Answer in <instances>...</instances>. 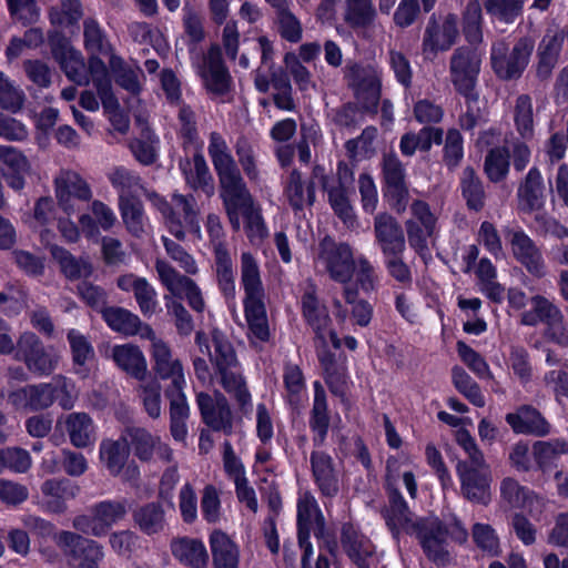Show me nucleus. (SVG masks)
<instances>
[{"instance_id":"60","label":"nucleus","mask_w":568,"mask_h":568,"mask_svg":"<svg viewBox=\"0 0 568 568\" xmlns=\"http://www.w3.org/2000/svg\"><path fill=\"white\" fill-rule=\"evenodd\" d=\"M471 537L475 545L488 556H498L500 554V542L495 529L483 523H477L471 528Z\"/></svg>"},{"instance_id":"43","label":"nucleus","mask_w":568,"mask_h":568,"mask_svg":"<svg viewBox=\"0 0 568 568\" xmlns=\"http://www.w3.org/2000/svg\"><path fill=\"white\" fill-rule=\"evenodd\" d=\"M313 175L315 179L320 180L324 190L327 192L328 200L334 212L344 221V223H352L353 209L348 200V194L352 191V189H344L338 187L335 184H329L328 181L326 180L324 169L321 166H316L314 169Z\"/></svg>"},{"instance_id":"27","label":"nucleus","mask_w":568,"mask_h":568,"mask_svg":"<svg viewBox=\"0 0 568 568\" xmlns=\"http://www.w3.org/2000/svg\"><path fill=\"white\" fill-rule=\"evenodd\" d=\"M196 400L202 418L207 426L215 430H223L226 434L231 433L232 414L226 398L222 394L200 393Z\"/></svg>"},{"instance_id":"48","label":"nucleus","mask_w":568,"mask_h":568,"mask_svg":"<svg viewBox=\"0 0 568 568\" xmlns=\"http://www.w3.org/2000/svg\"><path fill=\"white\" fill-rule=\"evenodd\" d=\"M215 270L220 288L226 296L235 292L233 262L223 242L215 244Z\"/></svg>"},{"instance_id":"36","label":"nucleus","mask_w":568,"mask_h":568,"mask_svg":"<svg viewBox=\"0 0 568 568\" xmlns=\"http://www.w3.org/2000/svg\"><path fill=\"white\" fill-rule=\"evenodd\" d=\"M129 437L136 457L143 462L150 460L156 452L159 457L170 460L172 456L171 448L162 443L159 437L153 436L143 428H134L129 432Z\"/></svg>"},{"instance_id":"17","label":"nucleus","mask_w":568,"mask_h":568,"mask_svg":"<svg viewBox=\"0 0 568 568\" xmlns=\"http://www.w3.org/2000/svg\"><path fill=\"white\" fill-rule=\"evenodd\" d=\"M221 197L230 223L235 231L241 229L240 212L254 204L239 169L219 175Z\"/></svg>"},{"instance_id":"7","label":"nucleus","mask_w":568,"mask_h":568,"mask_svg":"<svg viewBox=\"0 0 568 568\" xmlns=\"http://www.w3.org/2000/svg\"><path fill=\"white\" fill-rule=\"evenodd\" d=\"M354 257L352 247L346 243H336L331 237H324L314 253L315 267L325 271L328 276L341 284L352 285L354 273Z\"/></svg>"},{"instance_id":"51","label":"nucleus","mask_w":568,"mask_h":568,"mask_svg":"<svg viewBox=\"0 0 568 568\" xmlns=\"http://www.w3.org/2000/svg\"><path fill=\"white\" fill-rule=\"evenodd\" d=\"M102 316L108 326L118 333L133 336L139 324V316L122 307H105Z\"/></svg>"},{"instance_id":"13","label":"nucleus","mask_w":568,"mask_h":568,"mask_svg":"<svg viewBox=\"0 0 568 568\" xmlns=\"http://www.w3.org/2000/svg\"><path fill=\"white\" fill-rule=\"evenodd\" d=\"M130 447L125 436L118 439L103 438L99 445V460L103 468L123 481L136 483L140 476L139 467L129 463Z\"/></svg>"},{"instance_id":"12","label":"nucleus","mask_w":568,"mask_h":568,"mask_svg":"<svg viewBox=\"0 0 568 568\" xmlns=\"http://www.w3.org/2000/svg\"><path fill=\"white\" fill-rule=\"evenodd\" d=\"M16 358L23 362L30 373L36 376H49L59 364L60 356L52 348H45L39 337L24 332L17 342Z\"/></svg>"},{"instance_id":"42","label":"nucleus","mask_w":568,"mask_h":568,"mask_svg":"<svg viewBox=\"0 0 568 568\" xmlns=\"http://www.w3.org/2000/svg\"><path fill=\"white\" fill-rule=\"evenodd\" d=\"M173 556L183 565L203 568L209 561V554L203 541L191 538L174 540L171 545Z\"/></svg>"},{"instance_id":"2","label":"nucleus","mask_w":568,"mask_h":568,"mask_svg":"<svg viewBox=\"0 0 568 568\" xmlns=\"http://www.w3.org/2000/svg\"><path fill=\"white\" fill-rule=\"evenodd\" d=\"M108 179L119 194V203L139 200V196L144 193L160 212L165 227L173 236L184 240L189 232L196 239H201V226L193 196L174 193L171 202H168L156 193L146 192L139 175L123 166L113 169L108 174Z\"/></svg>"},{"instance_id":"64","label":"nucleus","mask_w":568,"mask_h":568,"mask_svg":"<svg viewBox=\"0 0 568 568\" xmlns=\"http://www.w3.org/2000/svg\"><path fill=\"white\" fill-rule=\"evenodd\" d=\"M355 284H352L354 288H359L364 293H371L375 290L378 282L374 266L363 255L357 256L354 263Z\"/></svg>"},{"instance_id":"24","label":"nucleus","mask_w":568,"mask_h":568,"mask_svg":"<svg viewBox=\"0 0 568 568\" xmlns=\"http://www.w3.org/2000/svg\"><path fill=\"white\" fill-rule=\"evenodd\" d=\"M507 240L514 256L527 268L529 273L538 277L545 275V262L542 255L532 240L524 231H507Z\"/></svg>"},{"instance_id":"55","label":"nucleus","mask_w":568,"mask_h":568,"mask_svg":"<svg viewBox=\"0 0 568 568\" xmlns=\"http://www.w3.org/2000/svg\"><path fill=\"white\" fill-rule=\"evenodd\" d=\"M285 194L290 204L296 210L302 209L306 204H312L315 199L313 184H308L305 187L301 174L295 170L290 174Z\"/></svg>"},{"instance_id":"35","label":"nucleus","mask_w":568,"mask_h":568,"mask_svg":"<svg viewBox=\"0 0 568 568\" xmlns=\"http://www.w3.org/2000/svg\"><path fill=\"white\" fill-rule=\"evenodd\" d=\"M106 68L111 81L114 80L120 88L133 95L140 93L143 73L138 65L125 62L120 55H112L111 60L106 62Z\"/></svg>"},{"instance_id":"28","label":"nucleus","mask_w":568,"mask_h":568,"mask_svg":"<svg viewBox=\"0 0 568 568\" xmlns=\"http://www.w3.org/2000/svg\"><path fill=\"white\" fill-rule=\"evenodd\" d=\"M374 231L384 255L404 253L405 236L400 225L393 216L385 213L376 215Z\"/></svg>"},{"instance_id":"56","label":"nucleus","mask_w":568,"mask_h":568,"mask_svg":"<svg viewBox=\"0 0 568 568\" xmlns=\"http://www.w3.org/2000/svg\"><path fill=\"white\" fill-rule=\"evenodd\" d=\"M68 341L73 354V361L78 366L75 373L84 378L89 374L85 364L93 358V348L88 339L75 329L69 331Z\"/></svg>"},{"instance_id":"57","label":"nucleus","mask_w":568,"mask_h":568,"mask_svg":"<svg viewBox=\"0 0 568 568\" xmlns=\"http://www.w3.org/2000/svg\"><path fill=\"white\" fill-rule=\"evenodd\" d=\"M481 22V6L478 0H470L463 16L464 36L470 44H477L483 41Z\"/></svg>"},{"instance_id":"38","label":"nucleus","mask_w":568,"mask_h":568,"mask_svg":"<svg viewBox=\"0 0 568 568\" xmlns=\"http://www.w3.org/2000/svg\"><path fill=\"white\" fill-rule=\"evenodd\" d=\"M0 161L6 165L4 178L10 187L21 190L30 165L27 158L17 149L0 146Z\"/></svg>"},{"instance_id":"62","label":"nucleus","mask_w":568,"mask_h":568,"mask_svg":"<svg viewBox=\"0 0 568 568\" xmlns=\"http://www.w3.org/2000/svg\"><path fill=\"white\" fill-rule=\"evenodd\" d=\"M245 221V233L253 244H258L267 235V229L262 217L260 207L255 204L240 212V217Z\"/></svg>"},{"instance_id":"29","label":"nucleus","mask_w":568,"mask_h":568,"mask_svg":"<svg viewBox=\"0 0 568 568\" xmlns=\"http://www.w3.org/2000/svg\"><path fill=\"white\" fill-rule=\"evenodd\" d=\"M154 371L162 379L170 381L168 388H185L186 379L183 366L178 358L172 356L171 349L165 342H156L152 352Z\"/></svg>"},{"instance_id":"58","label":"nucleus","mask_w":568,"mask_h":568,"mask_svg":"<svg viewBox=\"0 0 568 568\" xmlns=\"http://www.w3.org/2000/svg\"><path fill=\"white\" fill-rule=\"evenodd\" d=\"M375 17L373 0H346L345 21L352 27H366Z\"/></svg>"},{"instance_id":"61","label":"nucleus","mask_w":568,"mask_h":568,"mask_svg":"<svg viewBox=\"0 0 568 568\" xmlns=\"http://www.w3.org/2000/svg\"><path fill=\"white\" fill-rule=\"evenodd\" d=\"M516 129L523 139H531L534 134L532 103L528 95L518 97L514 115Z\"/></svg>"},{"instance_id":"37","label":"nucleus","mask_w":568,"mask_h":568,"mask_svg":"<svg viewBox=\"0 0 568 568\" xmlns=\"http://www.w3.org/2000/svg\"><path fill=\"white\" fill-rule=\"evenodd\" d=\"M210 547L214 568H237L240 550L229 535L219 529L212 531Z\"/></svg>"},{"instance_id":"23","label":"nucleus","mask_w":568,"mask_h":568,"mask_svg":"<svg viewBox=\"0 0 568 568\" xmlns=\"http://www.w3.org/2000/svg\"><path fill=\"white\" fill-rule=\"evenodd\" d=\"M385 181L384 196L398 212L405 210L408 190L405 184L404 168L395 155H386L383 162Z\"/></svg>"},{"instance_id":"39","label":"nucleus","mask_w":568,"mask_h":568,"mask_svg":"<svg viewBox=\"0 0 568 568\" xmlns=\"http://www.w3.org/2000/svg\"><path fill=\"white\" fill-rule=\"evenodd\" d=\"M314 399L310 417V427L314 434L313 440L316 445L324 443L329 425L326 394L323 385L316 381L313 384Z\"/></svg>"},{"instance_id":"9","label":"nucleus","mask_w":568,"mask_h":568,"mask_svg":"<svg viewBox=\"0 0 568 568\" xmlns=\"http://www.w3.org/2000/svg\"><path fill=\"white\" fill-rule=\"evenodd\" d=\"M484 51L477 48L459 47L450 57V80L458 93L467 100H475V87L480 72Z\"/></svg>"},{"instance_id":"34","label":"nucleus","mask_w":568,"mask_h":568,"mask_svg":"<svg viewBox=\"0 0 568 568\" xmlns=\"http://www.w3.org/2000/svg\"><path fill=\"white\" fill-rule=\"evenodd\" d=\"M45 507L52 513H62L67 508V501L73 499L79 487L69 479H49L41 486Z\"/></svg>"},{"instance_id":"47","label":"nucleus","mask_w":568,"mask_h":568,"mask_svg":"<svg viewBox=\"0 0 568 568\" xmlns=\"http://www.w3.org/2000/svg\"><path fill=\"white\" fill-rule=\"evenodd\" d=\"M93 87L114 130L125 133L129 130L130 121L128 115L119 109V101L113 93V88H111V80L108 81V87L105 85V88L100 85Z\"/></svg>"},{"instance_id":"63","label":"nucleus","mask_w":568,"mask_h":568,"mask_svg":"<svg viewBox=\"0 0 568 568\" xmlns=\"http://www.w3.org/2000/svg\"><path fill=\"white\" fill-rule=\"evenodd\" d=\"M83 11L79 0H60V7L52 8L50 19L53 24L68 27L82 18Z\"/></svg>"},{"instance_id":"54","label":"nucleus","mask_w":568,"mask_h":568,"mask_svg":"<svg viewBox=\"0 0 568 568\" xmlns=\"http://www.w3.org/2000/svg\"><path fill=\"white\" fill-rule=\"evenodd\" d=\"M509 152L505 146L489 150L485 158L484 170L491 182L503 181L509 172Z\"/></svg>"},{"instance_id":"45","label":"nucleus","mask_w":568,"mask_h":568,"mask_svg":"<svg viewBox=\"0 0 568 568\" xmlns=\"http://www.w3.org/2000/svg\"><path fill=\"white\" fill-rule=\"evenodd\" d=\"M51 255L60 265L61 272L69 280L88 278L92 274V265L87 258H77L65 248L51 245Z\"/></svg>"},{"instance_id":"5","label":"nucleus","mask_w":568,"mask_h":568,"mask_svg":"<svg viewBox=\"0 0 568 568\" xmlns=\"http://www.w3.org/2000/svg\"><path fill=\"white\" fill-rule=\"evenodd\" d=\"M195 343L200 352L206 354L210 362L217 369L223 387L229 393L234 394L242 406L250 404L251 395L237 368V361L233 347L225 336L217 329H213L210 335L197 332Z\"/></svg>"},{"instance_id":"25","label":"nucleus","mask_w":568,"mask_h":568,"mask_svg":"<svg viewBox=\"0 0 568 568\" xmlns=\"http://www.w3.org/2000/svg\"><path fill=\"white\" fill-rule=\"evenodd\" d=\"M52 53L72 82L79 85L92 83L89 65H85L81 52L68 41H52Z\"/></svg>"},{"instance_id":"31","label":"nucleus","mask_w":568,"mask_h":568,"mask_svg":"<svg viewBox=\"0 0 568 568\" xmlns=\"http://www.w3.org/2000/svg\"><path fill=\"white\" fill-rule=\"evenodd\" d=\"M118 223L115 212L102 201L95 200L90 205V213L79 216V224L88 239L98 241L100 231H110Z\"/></svg>"},{"instance_id":"46","label":"nucleus","mask_w":568,"mask_h":568,"mask_svg":"<svg viewBox=\"0 0 568 568\" xmlns=\"http://www.w3.org/2000/svg\"><path fill=\"white\" fill-rule=\"evenodd\" d=\"M133 518L140 530L149 536L162 532L166 525L164 510L158 503H150L138 508Z\"/></svg>"},{"instance_id":"8","label":"nucleus","mask_w":568,"mask_h":568,"mask_svg":"<svg viewBox=\"0 0 568 568\" xmlns=\"http://www.w3.org/2000/svg\"><path fill=\"white\" fill-rule=\"evenodd\" d=\"M83 34L84 47L89 53V70L92 84L105 88V85L108 87V81L111 80L106 62L111 60L112 55L118 54L95 20L87 19L84 21Z\"/></svg>"},{"instance_id":"32","label":"nucleus","mask_w":568,"mask_h":568,"mask_svg":"<svg viewBox=\"0 0 568 568\" xmlns=\"http://www.w3.org/2000/svg\"><path fill=\"white\" fill-rule=\"evenodd\" d=\"M564 44V34L558 29H548L537 48V73L548 78L556 67Z\"/></svg>"},{"instance_id":"15","label":"nucleus","mask_w":568,"mask_h":568,"mask_svg":"<svg viewBox=\"0 0 568 568\" xmlns=\"http://www.w3.org/2000/svg\"><path fill=\"white\" fill-rule=\"evenodd\" d=\"M458 37V17L456 14L432 17L423 36V55L425 59L434 60L438 53L448 51L456 43Z\"/></svg>"},{"instance_id":"59","label":"nucleus","mask_w":568,"mask_h":568,"mask_svg":"<svg viewBox=\"0 0 568 568\" xmlns=\"http://www.w3.org/2000/svg\"><path fill=\"white\" fill-rule=\"evenodd\" d=\"M536 463L541 469L551 466L555 459L561 454H568V440L554 439L537 442L532 448Z\"/></svg>"},{"instance_id":"44","label":"nucleus","mask_w":568,"mask_h":568,"mask_svg":"<svg viewBox=\"0 0 568 568\" xmlns=\"http://www.w3.org/2000/svg\"><path fill=\"white\" fill-rule=\"evenodd\" d=\"M530 310L521 314V324L536 326L538 323H545L562 320L561 311L548 298L541 295H535L530 300Z\"/></svg>"},{"instance_id":"20","label":"nucleus","mask_w":568,"mask_h":568,"mask_svg":"<svg viewBox=\"0 0 568 568\" xmlns=\"http://www.w3.org/2000/svg\"><path fill=\"white\" fill-rule=\"evenodd\" d=\"M54 192L60 209L68 215L80 210L79 202H87L92 197L89 184L72 171H61L55 176Z\"/></svg>"},{"instance_id":"11","label":"nucleus","mask_w":568,"mask_h":568,"mask_svg":"<svg viewBox=\"0 0 568 568\" xmlns=\"http://www.w3.org/2000/svg\"><path fill=\"white\" fill-rule=\"evenodd\" d=\"M297 527L298 544L303 550L302 568H328V559L322 555L318 556L314 567L310 565V556L312 555L310 535L315 527H323V516L316 499L307 491L301 493L297 500Z\"/></svg>"},{"instance_id":"49","label":"nucleus","mask_w":568,"mask_h":568,"mask_svg":"<svg viewBox=\"0 0 568 568\" xmlns=\"http://www.w3.org/2000/svg\"><path fill=\"white\" fill-rule=\"evenodd\" d=\"M119 210L126 230L140 237L149 233V221L139 200L119 203Z\"/></svg>"},{"instance_id":"4","label":"nucleus","mask_w":568,"mask_h":568,"mask_svg":"<svg viewBox=\"0 0 568 568\" xmlns=\"http://www.w3.org/2000/svg\"><path fill=\"white\" fill-rule=\"evenodd\" d=\"M241 282L245 291L244 311L248 326V339L254 346L270 339V326L264 303V288L261 281L260 267L251 253L241 257Z\"/></svg>"},{"instance_id":"16","label":"nucleus","mask_w":568,"mask_h":568,"mask_svg":"<svg viewBox=\"0 0 568 568\" xmlns=\"http://www.w3.org/2000/svg\"><path fill=\"white\" fill-rule=\"evenodd\" d=\"M55 542L69 556L73 568H99L104 557L103 548L97 541L71 531H61L54 536Z\"/></svg>"},{"instance_id":"3","label":"nucleus","mask_w":568,"mask_h":568,"mask_svg":"<svg viewBox=\"0 0 568 568\" xmlns=\"http://www.w3.org/2000/svg\"><path fill=\"white\" fill-rule=\"evenodd\" d=\"M300 304L303 318L315 333L317 356L324 369L326 383L333 393H339L346 382L345 368L338 365L334 355L327 351V339L336 349L342 346V341L335 332L329 329L331 318L327 308L320 302L316 286L311 281L302 286Z\"/></svg>"},{"instance_id":"10","label":"nucleus","mask_w":568,"mask_h":568,"mask_svg":"<svg viewBox=\"0 0 568 568\" xmlns=\"http://www.w3.org/2000/svg\"><path fill=\"white\" fill-rule=\"evenodd\" d=\"M535 42L530 38L519 39L509 51L505 41L493 43L490 62L495 73L505 80L519 78L527 68Z\"/></svg>"},{"instance_id":"6","label":"nucleus","mask_w":568,"mask_h":568,"mask_svg":"<svg viewBox=\"0 0 568 568\" xmlns=\"http://www.w3.org/2000/svg\"><path fill=\"white\" fill-rule=\"evenodd\" d=\"M518 210L535 221V227L558 239L568 236V229L544 212L546 196L542 176L538 169L531 168L517 191Z\"/></svg>"},{"instance_id":"53","label":"nucleus","mask_w":568,"mask_h":568,"mask_svg":"<svg viewBox=\"0 0 568 568\" xmlns=\"http://www.w3.org/2000/svg\"><path fill=\"white\" fill-rule=\"evenodd\" d=\"M209 154L217 176L237 169L225 140L217 133L210 136Z\"/></svg>"},{"instance_id":"18","label":"nucleus","mask_w":568,"mask_h":568,"mask_svg":"<svg viewBox=\"0 0 568 568\" xmlns=\"http://www.w3.org/2000/svg\"><path fill=\"white\" fill-rule=\"evenodd\" d=\"M155 270L161 283L170 292V296L185 298L190 307L197 313L205 310V302L200 287L191 278L181 275L168 262L158 260Z\"/></svg>"},{"instance_id":"21","label":"nucleus","mask_w":568,"mask_h":568,"mask_svg":"<svg viewBox=\"0 0 568 568\" xmlns=\"http://www.w3.org/2000/svg\"><path fill=\"white\" fill-rule=\"evenodd\" d=\"M344 303L339 298H333L332 308L335 318L345 323L349 320L354 325L366 327L373 317V306L365 300L358 298V291L353 285L343 288Z\"/></svg>"},{"instance_id":"19","label":"nucleus","mask_w":568,"mask_h":568,"mask_svg":"<svg viewBox=\"0 0 568 568\" xmlns=\"http://www.w3.org/2000/svg\"><path fill=\"white\" fill-rule=\"evenodd\" d=\"M457 474L463 496L474 503L487 504L490 498L491 475L485 460L458 463Z\"/></svg>"},{"instance_id":"33","label":"nucleus","mask_w":568,"mask_h":568,"mask_svg":"<svg viewBox=\"0 0 568 568\" xmlns=\"http://www.w3.org/2000/svg\"><path fill=\"white\" fill-rule=\"evenodd\" d=\"M506 422L518 434L546 436L550 433L549 423L531 406H521L515 413L507 414Z\"/></svg>"},{"instance_id":"1","label":"nucleus","mask_w":568,"mask_h":568,"mask_svg":"<svg viewBox=\"0 0 568 568\" xmlns=\"http://www.w3.org/2000/svg\"><path fill=\"white\" fill-rule=\"evenodd\" d=\"M385 519L395 534L405 531L415 535L425 555L438 564L448 560V537L459 544L467 541L468 538L467 529L454 515L447 518L445 524L435 516L414 520L405 499L398 493L390 495Z\"/></svg>"},{"instance_id":"14","label":"nucleus","mask_w":568,"mask_h":568,"mask_svg":"<svg viewBox=\"0 0 568 568\" xmlns=\"http://www.w3.org/2000/svg\"><path fill=\"white\" fill-rule=\"evenodd\" d=\"M128 513L125 500H104L91 508V515L78 516L73 527L83 534L95 537L104 536L113 525L122 520Z\"/></svg>"},{"instance_id":"30","label":"nucleus","mask_w":568,"mask_h":568,"mask_svg":"<svg viewBox=\"0 0 568 568\" xmlns=\"http://www.w3.org/2000/svg\"><path fill=\"white\" fill-rule=\"evenodd\" d=\"M179 166L190 187L202 190L206 195L214 193L212 175L204 156L197 150V145H194L192 156L181 160Z\"/></svg>"},{"instance_id":"41","label":"nucleus","mask_w":568,"mask_h":568,"mask_svg":"<svg viewBox=\"0 0 568 568\" xmlns=\"http://www.w3.org/2000/svg\"><path fill=\"white\" fill-rule=\"evenodd\" d=\"M342 544L348 557L358 568H367L373 556L371 541L357 534L352 525H344L342 529Z\"/></svg>"},{"instance_id":"52","label":"nucleus","mask_w":568,"mask_h":568,"mask_svg":"<svg viewBox=\"0 0 568 568\" xmlns=\"http://www.w3.org/2000/svg\"><path fill=\"white\" fill-rule=\"evenodd\" d=\"M524 0H484L486 12L494 21L514 23L521 14Z\"/></svg>"},{"instance_id":"50","label":"nucleus","mask_w":568,"mask_h":568,"mask_svg":"<svg viewBox=\"0 0 568 568\" xmlns=\"http://www.w3.org/2000/svg\"><path fill=\"white\" fill-rule=\"evenodd\" d=\"M311 462L313 474L322 493L326 496L336 494L337 481L333 475L331 457L323 453H313Z\"/></svg>"},{"instance_id":"22","label":"nucleus","mask_w":568,"mask_h":568,"mask_svg":"<svg viewBox=\"0 0 568 568\" xmlns=\"http://www.w3.org/2000/svg\"><path fill=\"white\" fill-rule=\"evenodd\" d=\"M193 64L205 88L212 94L221 97L230 90V75L222 63L221 52L217 48H211L201 61L194 59Z\"/></svg>"},{"instance_id":"40","label":"nucleus","mask_w":568,"mask_h":568,"mask_svg":"<svg viewBox=\"0 0 568 568\" xmlns=\"http://www.w3.org/2000/svg\"><path fill=\"white\" fill-rule=\"evenodd\" d=\"M111 357L119 368L138 379H143L146 373V361L138 346L114 345L111 348Z\"/></svg>"},{"instance_id":"26","label":"nucleus","mask_w":568,"mask_h":568,"mask_svg":"<svg viewBox=\"0 0 568 568\" xmlns=\"http://www.w3.org/2000/svg\"><path fill=\"white\" fill-rule=\"evenodd\" d=\"M57 427L68 434L70 443L77 448L91 447L97 440V425L87 413L67 414L58 419Z\"/></svg>"}]
</instances>
